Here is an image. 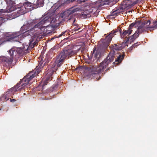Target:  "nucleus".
<instances>
[{
    "instance_id": "393cba45",
    "label": "nucleus",
    "mask_w": 157,
    "mask_h": 157,
    "mask_svg": "<svg viewBox=\"0 0 157 157\" xmlns=\"http://www.w3.org/2000/svg\"><path fill=\"white\" fill-rule=\"evenodd\" d=\"M75 20H74L73 23V25L72 27V28H74L75 26H77V28H78L79 26V25L78 24L75 23Z\"/></svg>"
},
{
    "instance_id": "a878e982",
    "label": "nucleus",
    "mask_w": 157,
    "mask_h": 157,
    "mask_svg": "<svg viewBox=\"0 0 157 157\" xmlns=\"http://www.w3.org/2000/svg\"><path fill=\"white\" fill-rule=\"evenodd\" d=\"M136 44H133L131 47H130L128 49V51L130 52L132 51L133 48H135V45Z\"/></svg>"
},
{
    "instance_id": "39448f33",
    "label": "nucleus",
    "mask_w": 157,
    "mask_h": 157,
    "mask_svg": "<svg viewBox=\"0 0 157 157\" xmlns=\"http://www.w3.org/2000/svg\"><path fill=\"white\" fill-rule=\"evenodd\" d=\"M114 58H115V55L114 53L112 52H110L106 58L100 63V66L96 68L91 69L89 67H85V72L86 75L93 77H98L99 78L97 80H99L100 78V76L99 75V74L106 68L108 65L113 60Z\"/></svg>"
},
{
    "instance_id": "bb28decb",
    "label": "nucleus",
    "mask_w": 157,
    "mask_h": 157,
    "mask_svg": "<svg viewBox=\"0 0 157 157\" xmlns=\"http://www.w3.org/2000/svg\"><path fill=\"white\" fill-rule=\"evenodd\" d=\"M154 26L153 27L157 28V21L154 22Z\"/></svg>"
},
{
    "instance_id": "6e6552de",
    "label": "nucleus",
    "mask_w": 157,
    "mask_h": 157,
    "mask_svg": "<svg viewBox=\"0 0 157 157\" xmlns=\"http://www.w3.org/2000/svg\"><path fill=\"white\" fill-rule=\"evenodd\" d=\"M14 9L13 11H15V12L12 13V15L13 16L14 18L18 17L20 15L23 14L25 13V8L24 6L17 8L15 7V4H14Z\"/></svg>"
},
{
    "instance_id": "0eeeda50",
    "label": "nucleus",
    "mask_w": 157,
    "mask_h": 157,
    "mask_svg": "<svg viewBox=\"0 0 157 157\" xmlns=\"http://www.w3.org/2000/svg\"><path fill=\"white\" fill-rule=\"evenodd\" d=\"M25 33H21L20 32H16L13 33H6L4 35L5 38L9 37L8 40L9 41H15L21 42V40L24 38Z\"/></svg>"
},
{
    "instance_id": "f03ea898",
    "label": "nucleus",
    "mask_w": 157,
    "mask_h": 157,
    "mask_svg": "<svg viewBox=\"0 0 157 157\" xmlns=\"http://www.w3.org/2000/svg\"><path fill=\"white\" fill-rule=\"evenodd\" d=\"M150 24V21L148 20L143 21L141 22L133 23L127 30H123L122 33L120 31L121 37L127 40L125 44L129 40L130 43L133 42L138 37L140 33L144 32L149 28Z\"/></svg>"
},
{
    "instance_id": "7ed1b4c3",
    "label": "nucleus",
    "mask_w": 157,
    "mask_h": 157,
    "mask_svg": "<svg viewBox=\"0 0 157 157\" xmlns=\"http://www.w3.org/2000/svg\"><path fill=\"white\" fill-rule=\"evenodd\" d=\"M77 52L71 49H68L65 48L56 57L55 59H53L54 62H52L50 64V68L48 71L47 74L49 77L47 78L44 80L43 83H41L42 86V89L44 90V87L48 83L49 80L52 79V77H50L52 75L56 72L58 68L64 62L66 59H69L73 56L76 55Z\"/></svg>"
},
{
    "instance_id": "c85d7f7f",
    "label": "nucleus",
    "mask_w": 157,
    "mask_h": 157,
    "mask_svg": "<svg viewBox=\"0 0 157 157\" xmlns=\"http://www.w3.org/2000/svg\"><path fill=\"white\" fill-rule=\"evenodd\" d=\"M16 100L14 99H11L10 98V101L12 102H14Z\"/></svg>"
},
{
    "instance_id": "423d86ee",
    "label": "nucleus",
    "mask_w": 157,
    "mask_h": 157,
    "mask_svg": "<svg viewBox=\"0 0 157 157\" xmlns=\"http://www.w3.org/2000/svg\"><path fill=\"white\" fill-rule=\"evenodd\" d=\"M137 3L136 1H133L132 0L125 1L123 2L122 7L119 9L116 10H113L111 12V14L109 15L111 17L112 16H117L120 13L123 14L125 11L124 9H129Z\"/></svg>"
},
{
    "instance_id": "9b49d317",
    "label": "nucleus",
    "mask_w": 157,
    "mask_h": 157,
    "mask_svg": "<svg viewBox=\"0 0 157 157\" xmlns=\"http://www.w3.org/2000/svg\"><path fill=\"white\" fill-rule=\"evenodd\" d=\"M124 46L122 45L121 44H114L113 45H111L110 46V48L111 49V50L110 52H113L115 55V57L117 56H116V52L115 50L119 51L122 50L123 48H124Z\"/></svg>"
},
{
    "instance_id": "412c9836",
    "label": "nucleus",
    "mask_w": 157,
    "mask_h": 157,
    "mask_svg": "<svg viewBox=\"0 0 157 157\" xmlns=\"http://www.w3.org/2000/svg\"><path fill=\"white\" fill-rule=\"evenodd\" d=\"M68 33H69V31L67 30H66L64 32H62L58 36H55L52 39H54L56 38H59L60 37L62 36H65V34L67 35L68 34Z\"/></svg>"
},
{
    "instance_id": "2eb2a0df",
    "label": "nucleus",
    "mask_w": 157,
    "mask_h": 157,
    "mask_svg": "<svg viewBox=\"0 0 157 157\" xmlns=\"http://www.w3.org/2000/svg\"><path fill=\"white\" fill-rule=\"evenodd\" d=\"M35 5V4H33L31 2H26L24 3L23 6L25 9L31 10L35 8L34 7Z\"/></svg>"
},
{
    "instance_id": "c756f323",
    "label": "nucleus",
    "mask_w": 157,
    "mask_h": 157,
    "mask_svg": "<svg viewBox=\"0 0 157 157\" xmlns=\"http://www.w3.org/2000/svg\"><path fill=\"white\" fill-rule=\"evenodd\" d=\"M136 44L135 45V48L138 45L137 44H136H136Z\"/></svg>"
},
{
    "instance_id": "5701e85b",
    "label": "nucleus",
    "mask_w": 157,
    "mask_h": 157,
    "mask_svg": "<svg viewBox=\"0 0 157 157\" xmlns=\"http://www.w3.org/2000/svg\"><path fill=\"white\" fill-rule=\"evenodd\" d=\"M73 29H72V33H73L74 31H76L79 30L80 29L79 27L77 28V26H75L74 28H72Z\"/></svg>"
},
{
    "instance_id": "4be33fe9",
    "label": "nucleus",
    "mask_w": 157,
    "mask_h": 157,
    "mask_svg": "<svg viewBox=\"0 0 157 157\" xmlns=\"http://www.w3.org/2000/svg\"><path fill=\"white\" fill-rule=\"evenodd\" d=\"M121 31V29H116L115 31L113 30L112 31H111L110 32V33L109 34H110V35H111V36H112V37H113V35H115V34L116 33H117V32H119V33L121 34L120 31Z\"/></svg>"
},
{
    "instance_id": "b1692460",
    "label": "nucleus",
    "mask_w": 157,
    "mask_h": 157,
    "mask_svg": "<svg viewBox=\"0 0 157 157\" xmlns=\"http://www.w3.org/2000/svg\"><path fill=\"white\" fill-rule=\"evenodd\" d=\"M5 21L4 18H3V17L0 16V26Z\"/></svg>"
},
{
    "instance_id": "dca6fc26",
    "label": "nucleus",
    "mask_w": 157,
    "mask_h": 157,
    "mask_svg": "<svg viewBox=\"0 0 157 157\" xmlns=\"http://www.w3.org/2000/svg\"><path fill=\"white\" fill-rule=\"evenodd\" d=\"M124 54H123L122 55H120L117 57L116 59L115 62H113L114 64H117L122 62V60L124 59Z\"/></svg>"
},
{
    "instance_id": "f257e3e1",
    "label": "nucleus",
    "mask_w": 157,
    "mask_h": 157,
    "mask_svg": "<svg viewBox=\"0 0 157 157\" xmlns=\"http://www.w3.org/2000/svg\"><path fill=\"white\" fill-rule=\"evenodd\" d=\"M50 21V17L47 16L36 24L35 21L33 20H29L21 27V30L24 29L26 30L23 32L25 33L24 37L26 36L25 35L27 34L31 36V39L29 43L28 48H33L36 44V40L42 38V35L40 31L45 27H47Z\"/></svg>"
},
{
    "instance_id": "aec40b11",
    "label": "nucleus",
    "mask_w": 157,
    "mask_h": 157,
    "mask_svg": "<svg viewBox=\"0 0 157 157\" xmlns=\"http://www.w3.org/2000/svg\"><path fill=\"white\" fill-rule=\"evenodd\" d=\"M93 52L96 58H97L98 57L99 58L100 53L98 50H96V48H94Z\"/></svg>"
},
{
    "instance_id": "cd10ccee",
    "label": "nucleus",
    "mask_w": 157,
    "mask_h": 157,
    "mask_svg": "<svg viewBox=\"0 0 157 157\" xmlns=\"http://www.w3.org/2000/svg\"><path fill=\"white\" fill-rule=\"evenodd\" d=\"M58 87V86L57 85H55L54 86H53L52 87L53 90H56Z\"/></svg>"
},
{
    "instance_id": "ddd939ff",
    "label": "nucleus",
    "mask_w": 157,
    "mask_h": 157,
    "mask_svg": "<svg viewBox=\"0 0 157 157\" xmlns=\"http://www.w3.org/2000/svg\"><path fill=\"white\" fill-rule=\"evenodd\" d=\"M8 5L6 8V11L7 13L11 12L14 9V4L15 3L14 1L11 0H5Z\"/></svg>"
},
{
    "instance_id": "f3484780",
    "label": "nucleus",
    "mask_w": 157,
    "mask_h": 157,
    "mask_svg": "<svg viewBox=\"0 0 157 157\" xmlns=\"http://www.w3.org/2000/svg\"><path fill=\"white\" fill-rule=\"evenodd\" d=\"M52 54H51L50 52H48L46 54V56L44 59L45 63H44V65H45L47 64L50 60L51 57H52Z\"/></svg>"
},
{
    "instance_id": "20e7f679",
    "label": "nucleus",
    "mask_w": 157,
    "mask_h": 157,
    "mask_svg": "<svg viewBox=\"0 0 157 157\" xmlns=\"http://www.w3.org/2000/svg\"><path fill=\"white\" fill-rule=\"evenodd\" d=\"M43 62L41 60L37 67L38 68L34 69L30 72L25 76L22 79H21L20 82L13 87L8 90L3 96V98L6 100H9V97H12L15 92L17 91H21L24 89L25 87L29 84V81L36 76L37 75L40 71V69L42 68L43 66L42 65Z\"/></svg>"
},
{
    "instance_id": "9d476101",
    "label": "nucleus",
    "mask_w": 157,
    "mask_h": 157,
    "mask_svg": "<svg viewBox=\"0 0 157 157\" xmlns=\"http://www.w3.org/2000/svg\"><path fill=\"white\" fill-rule=\"evenodd\" d=\"M23 50L19 48H13L9 50V53L10 56L13 59L14 56H17V54L22 53Z\"/></svg>"
},
{
    "instance_id": "a211bd4d",
    "label": "nucleus",
    "mask_w": 157,
    "mask_h": 157,
    "mask_svg": "<svg viewBox=\"0 0 157 157\" xmlns=\"http://www.w3.org/2000/svg\"><path fill=\"white\" fill-rule=\"evenodd\" d=\"M44 2L43 0H37L36 4H35L36 7H38L43 6L44 5Z\"/></svg>"
},
{
    "instance_id": "4468645a",
    "label": "nucleus",
    "mask_w": 157,
    "mask_h": 157,
    "mask_svg": "<svg viewBox=\"0 0 157 157\" xmlns=\"http://www.w3.org/2000/svg\"><path fill=\"white\" fill-rule=\"evenodd\" d=\"M112 38V37L110 35V34H109L106 37L105 39L102 41V47L104 48H107L109 46V43L111 41Z\"/></svg>"
},
{
    "instance_id": "1a4fd4ad",
    "label": "nucleus",
    "mask_w": 157,
    "mask_h": 157,
    "mask_svg": "<svg viewBox=\"0 0 157 157\" xmlns=\"http://www.w3.org/2000/svg\"><path fill=\"white\" fill-rule=\"evenodd\" d=\"M79 10V8H70L69 10L63 12L62 16V17L64 19H68L69 20L70 18L68 17L70 16L71 17L72 13L78 11Z\"/></svg>"
},
{
    "instance_id": "f8f14e48",
    "label": "nucleus",
    "mask_w": 157,
    "mask_h": 157,
    "mask_svg": "<svg viewBox=\"0 0 157 157\" xmlns=\"http://www.w3.org/2000/svg\"><path fill=\"white\" fill-rule=\"evenodd\" d=\"M13 58L10 57L4 56L0 58V60L2 61V62L5 64L6 66H9L10 65L13 61Z\"/></svg>"
},
{
    "instance_id": "6ab92c4d",
    "label": "nucleus",
    "mask_w": 157,
    "mask_h": 157,
    "mask_svg": "<svg viewBox=\"0 0 157 157\" xmlns=\"http://www.w3.org/2000/svg\"><path fill=\"white\" fill-rule=\"evenodd\" d=\"M82 14L85 18L90 17L91 16L90 12L88 10L83 11L82 12Z\"/></svg>"
}]
</instances>
